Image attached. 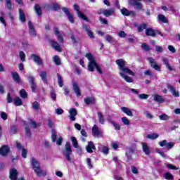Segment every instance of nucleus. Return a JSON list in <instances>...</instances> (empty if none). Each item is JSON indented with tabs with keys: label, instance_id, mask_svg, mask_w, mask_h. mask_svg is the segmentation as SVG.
Returning a JSON list of instances; mask_svg holds the SVG:
<instances>
[{
	"label": "nucleus",
	"instance_id": "1",
	"mask_svg": "<svg viewBox=\"0 0 180 180\" xmlns=\"http://www.w3.org/2000/svg\"><path fill=\"white\" fill-rule=\"evenodd\" d=\"M85 57L89 60V63L88 65V70L91 72L95 71V68L98 71L99 74H103V72L102 71V69L101 68V66L96 63V61H95V58H94V56H92L91 53L86 54Z\"/></svg>",
	"mask_w": 180,
	"mask_h": 180
},
{
	"label": "nucleus",
	"instance_id": "2",
	"mask_svg": "<svg viewBox=\"0 0 180 180\" xmlns=\"http://www.w3.org/2000/svg\"><path fill=\"white\" fill-rule=\"evenodd\" d=\"M30 162L32 165V169L37 176H41V175L43 176H46V171L43 172V170H41L39 161H37L34 158H32Z\"/></svg>",
	"mask_w": 180,
	"mask_h": 180
},
{
	"label": "nucleus",
	"instance_id": "3",
	"mask_svg": "<svg viewBox=\"0 0 180 180\" xmlns=\"http://www.w3.org/2000/svg\"><path fill=\"white\" fill-rule=\"evenodd\" d=\"M116 64L118 65V70L120 72H125V74H129L134 77V73L129 68L126 67V60L123 59H118L115 61Z\"/></svg>",
	"mask_w": 180,
	"mask_h": 180
},
{
	"label": "nucleus",
	"instance_id": "4",
	"mask_svg": "<svg viewBox=\"0 0 180 180\" xmlns=\"http://www.w3.org/2000/svg\"><path fill=\"white\" fill-rule=\"evenodd\" d=\"M62 152L67 161H71V155H72V148L71 147L70 142H66L65 148Z\"/></svg>",
	"mask_w": 180,
	"mask_h": 180
},
{
	"label": "nucleus",
	"instance_id": "5",
	"mask_svg": "<svg viewBox=\"0 0 180 180\" xmlns=\"http://www.w3.org/2000/svg\"><path fill=\"white\" fill-rule=\"evenodd\" d=\"M147 60L150 64V67L153 68V70H155L156 71H161V66L157 63L155 59L153 58H148Z\"/></svg>",
	"mask_w": 180,
	"mask_h": 180
},
{
	"label": "nucleus",
	"instance_id": "6",
	"mask_svg": "<svg viewBox=\"0 0 180 180\" xmlns=\"http://www.w3.org/2000/svg\"><path fill=\"white\" fill-rule=\"evenodd\" d=\"M73 8H74L75 11H77V15L79 16V18H80V19H83V20L89 22V20H88V18L86 17V15H84V13H82V12H81L79 11V6L77 4H75L73 6Z\"/></svg>",
	"mask_w": 180,
	"mask_h": 180
},
{
	"label": "nucleus",
	"instance_id": "7",
	"mask_svg": "<svg viewBox=\"0 0 180 180\" xmlns=\"http://www.w3.org/2000/svg\"><path fill=\"white\" fill-rule=\"evenodd\" d=\"M159 146L160 147H166L167 150H171L174 147V142H168L167 140H163L159 142Z\"/></svg>",
	"mask_w": 180,
	"mask_h": 180
},
{
	"label": "nucleus",
	"instance_id": "8",
	"mask_svg": "<svg viewBox=\"0 0 180 180\" xmlns=\"http://www.w3.org/2000/svg\"><path fill=\"white\" fill-rule=\"evenodd\" d=\"M157 33L158 34H160V36H163L162 33H161L158 31H155L153 28H147L145 31V34H146V36H151L152 37H155Z\"/></svg>",
	"mask_w": 180,
	"mask_h": 180
},
{
	"label": "nucleus",
	"instance_id": "9",
	"mask_svg": "<svg viewBox=\"0 0 180 180\" xmlns=\"http://www.w3.org/2000/svg\"><path fill=\"white\" fill-rule=\"evenodd\" d=\"M53 32L55 33V36L57 38L58 41H59V43H64V38L63 37V34L60 32L58 28L55 27L53 29Z\"/></svg>",
	"mask_w": 180,
	"mask_h": 180
},
{
	"label": "nucleus",
	"instance_id": "10",
	"mask_svg": "<svg viewBox=\"0 0 180 180\" xmlns=\"http://www.w3.org/2000/svg\"><path fill=\"white\" fill-rule=\"evenodd\" d=\"M99 13H103L104 16H106V18H109V16H112V15H115V8H111L109 10L101 9L100 10Z\"/></svg>",
	"mask_w": 180,
	"mask_h": 180
},
{
	"label": "nucleus",
	"instance_id": "11",
	"mask_svg": "<svg viewBox=\"0 0 180 180\" xmlns=\"http://www.w3.org/2000/svg\"><path fill=\"white\" fill-rule=\"evenodd\" d=\"M27 78L29 79V82L31 84V89L32 92H36V89H37V86L36 85V83H34V77L33 76L29 75L27 76Z\"/></svg>",
	"mask_w": 180,
	"mask_h": 180
},
{
	"label": "nucleus",
	"instance_id": "12",
	"mask_svg": "<svg viewBox=\"0 0 180 180\" xmlns=\"http://www.w3.org/2000/svg\"><path fill=\"white\" fill-rule=\"evenodd\" d=\"M49 43L52 49H54V50H56V51L61 53V46H60V44H58L57 41L54 40H50Z\"/></svg>",
	"mask_w": 180,
	"mask_h": 180
},
{
	"label": "nucleus",
	"instance_id": "13",
	"mask_svg": "<svg viewBox=\"0 0 180 180\" xmlns=\"http://www.w3.org/2000/svg\"><path fill=\"white\" fill-rule=\"evenodd\" d=\"M9 174H10V179L11 180L18 179V175L19 173L18 172V170H16V169H15V168L11 169Z\"/></svg>",
	"mask_w": 180,
	"mask_h": 180
},
{
	"label": "nucleus",
	"instance_id": "14",
	"mask_svg": "<svg viewBox=\"0 0 180 180\" xmlns=\"http://www.w3.org/2000/svg\"><path fill=\"white\" fill-rule=\"evenodd\" d=\"M92 136L94 137H101V130H99V127L94 124L92 127Z\"/></svg>",
	"mask_w": 180,
	"mask_h": 180
},
{
	"label": "nucleus",
	"instance_id": "15",
	"mask_svg": "<svg viewBox=\"0 0 180 180\" xmlns=\"http://www.w3.org/2000/svg\"><path fill=\"white\" fill-rule=\"evenodd\" d=\"M141 144L143 153L146 154V155H150V154L151 153V150L150 149V146H148V144L144 142H142Z\"/></svg>",
	"mask_w": 180,
	"mask_h": 180
},
{
	"label": "nucleus",
	"instance_id": "16",
	"mask_svg": "<svg viewBox=\"0 0 180 180\" xmlns=\"http://www.w3.org/2000/svg\"><path fill=\"white\" fill-rule=\"evenodd\" d=\"M31 60H33L34 63H36L38 65H42L43 61H41V58H40L39 56L36 54L31 55Z\"/></svg>",
	"mask_w": 180,
	"mask_h": 180
},
{
	"label": "nucleus",
	"instance_id": "17",
	"mask_svg": "<svg viewBox=\"0 0 180 180\" xmlns=\"http://www.w3.org/2000/svg\"><path fill=\"white\" fill-rule=\"evenodd\" d=\"M9 146L4 145L0 148V154L1 155H3V157H6V155H8L9 153Z\"/></svg>",
	"mask_w": 180,
	"mask_h": 180
},
{
	"label": "nucleus",
	"instance_id": "18",
	"mask_svg": "<svg viewBox=\"0 0 180 180\" xmlns=\"http://www.w3.org/2000/svg\"><path fill=\"white\" fill-rule=\"evenodd\" d=\"M70 120L72 122H75V116H77V110L75 108H70L69 110Z\"/></svg>",
	"mask_w": 180,
	"mask_h": 180
},
{
	"label": "nucleus",
	"instance_id": "19",
	"mask_svg": "<svg viewBox=\"0 0 180 180\" xmlns=\"http://www.w3.org/2000/svg\"><path fill=\"white\" fill-rule=\"evenodd\" d=\"M86 150L87 153L92 154V153H94L93 150H96L95 145L94 144V142L89 141L87 146H86Z\"/></svg>",
	"mask_w": 180,
	"mask_h": 180
},
{
	"label": "nucleus",
	"instance_id": "20",
	"mask_svg": "<svg viewBox=\"0 0 180 180\" xmlns=\"http://www.w3.org/2000/svg\"><path fill=\"white\" fill-rule=\"evenodd\" d=\"M167 88L169 89L170 92L172 94L173 96L178 98L179 96V92L176 91V89L171 84H167Z\"/></svg>",
	"mask_w": 180,
	"mask_h": 180
},
{
	"label": "nucleus",
	"instance_id": "21",
	"mask_svg": "<svg viewBox=\"0 0 180 180\" xmlns=\"http://www.w3.org/2000/svg\"><path fill=\"white\" fill-rule=\"evenodd\" d=\"M28 26L30 27V34L33 37H36V30H34V27L30 21L28 22Z\"/></svg>",
	"mask_w": 180,
	"mask_h": 180
},
{
	"label": "nucleus",
	"instance_id": "22",
	"mask_svg": "<svg viewBox=\"0 0 180 180\" xmlns=\"http://www.w3.org/2000/svg\"><path fill=\"white\" fill-rule=\"evenodd\" d=\"M120 12L124 16H130V15H134V12L130 11L126 8H122Z\"/></svg>",
	"mask_w": 180,
	"mask_h": 180
},
{
	"label": "nucleus",
	"instance_id": "23",
	"mask_svg": "<svg viewBox=\"0 0 180 180\" xmlns=\"http://www.w3.org/2000/svg\"><path fill=\"white\" fill-rule=\"evenodd\" d=\"M73 91L76 94V96H81V89H79V86H78V84L73 83Z\"/></svg>",
	"mask_w": 180,
	"mask_h": 180
},
{
	"label": "nucleus",
	"instance_id": "24",
	"mask_svg": "<svg viewBox=\"0 0 180 180\" xmlns=\"http://www.w3.org/2000/svg\"><path fill=\"white\" fill-rule=\"evenodd\" d=\"M11 75L13 77V79L15 81V82H17V84H20V77H19V74L16 72H11Z\"/></svg>",
	"mask_w": 180,
	"mask_h": 180
},
{
	"label": "nucleus",
	"instance_id": "25",
	"mask_svg": "<svg viewBox=\"0 0 180 180\" xmlns=\"http://www.w3.org/2000/svg\"><path fill=\"white\" fill-rule=\"evenodd\" d=\"M98 149L100 151H101V153H103V154H109V148H108L107 146H105L100 143L98 146Z\"/></svg>",
	"mask_w": 180,
	"mask_h": 180
},
{
	"label": "nucleus",
	"instance_id": "26",
	"mask_svg": "<svg viewBox=\"0 0 180 180\" xmlns=\"http://www.w3.org/2000/svg\"><path fill=\"white\" fill-rule=\"evenodd\" d=\"M121 110L122 112H123V113H125V115H127V116H133V112H131V110H130V108H127V107H122L121 108Z\"/></svg>",
	"mask_w": 180,
	"mask_h": 180
},
{
	"label": "nucleus",
	"instance_id": "27",
	"mask_svg": "<svg viewBox=\"0 0 180 180\" xmlns=\"http://www.w3.org/2000/svg\"><path fill=\"white\" fill-rule=\"evenodd\" d=\"M120 75L122 77V78H123V79H124V81H126V82H133V79L127 75H125L124 72H120Z\"/></svg>",
	"mask_w": 180,
	"mask_h": 180
},
{
	"label": "nucleus",
	"instance_id": "28",
	"mask_svg": "<svg viewBox=\"0 0 180 180\" xmlns=\"http://www.w3.org/2000/svg\"><path fill=\"white\" fill-rule=\"evenodd\" d=\"M84 103L86 105H94L95 103V98L94 97H87L84 98Z\"/></svg>",
	"mask_w": 180,
	"mask_h": 180
},
{
	"label": "nucleus",
	"instance_id": "29",
	"mask_svg": "<svg viewBox=\"0 0 180 180\" xmlns=\"http://www.w3.org/2000/svg\"><path fill=\"white\" fill-rule=\"evenodd\" d=\"M140 1L141 0H132V5L135 6L136 9H141L143 8V5L140 4Z\"/></svg>",
	"mask_w": 180,
	"mask_h": 180
},
{
	"label": "nucleus",
	"instance_id": "30",
	"mask_svg": "<svg viewBox=\"0 0 180 180\" xmlns=\"http://www.w3.org/2000/svg\"><path fill=\"white\" fill-rule=\"evenodd\" d=\"M13 102L15 106H22L23 102L22 101V99H20V97H15L13 98Z\"/></svg>",
	"mask_w": 180,
	"mask_h": 180
},
{
	"label": "nucleus",
	"instance_id": "31",
	"mask_svg": "<svg viewBox=\"0 0 180 180\" xmlns=\"http://www.w3.org/2000/svg\"><path fill=\"white\" fill-rule=\"evenodd\" d=\"M153 96V100L155 102H159L160 103H162V102H164V98L160 95L154 94Z\"/></svg>",
	"mask_w": 180,
	"mask_h": 180
},
{
	"label": "nucleus",
	"instance_id": "32",
	"mask_svg": "<svg viewBox=\"0 0 180 180\" xmlns=\"http://www.w3.org/2000/svg\"><path fill=\"white\" fill-rule=\"evenodd\" d=\"M97 115L99 123H101V124H105V117L103 116V114H102L101 112H97Z\"/></svg>",
	"mask_w": 180,
	"mask_h": 180
},
{
	"label": "nucleus",
	"instance_id": "33",
	"mask_svg": "<svg viewBox=\"0 0 180 180\" xmlns=\"http://www.w3.org/2000/svg\"><path fill=\"white\" fill-rule=\"evenodd\" d=\"M39 76L41 78L42 81L45 82V84L47 83V72L42 71L39 73Z\"/></svg>",
	"mask_w": 180,
	"mask_h": 180
},
{
	"label": "nucleus",
	"instance_id": "34",
	"mask_svg": "<svg viewBox=\"0 0 180 180\" xmlns=\"http://www.w3.org/2000/svg\"><path fill=\"white\" fill-rule=\"evenodd\" d=\"M24 126H25V134L27 137H30L32 136V133L30 132V128L29 127V125L26 123V122H24Z\"/></svg>",
	"mask_w": 180,
	"mask_h": 180
},
{
	"label": "nucleus",
	"instance_id": "35",
	"mask_svg": "<svg viewBox=\"0 0 180 180\" xmlns=\"http://www.w3.org/2000/svg\"><path fill=\"white\" fill-rule=\"evenodd\" d=\"M70 140L73 147L75 148H78V141H77V138H75V136H71Z\"/></svg>",
	"mask_w": 180,
	"mask_h": 180
},
{
	"label": "nucleus",
	"instance_id": "36",
	"mask_svg": "<svg viewBox=\"0 0 180 180\" xmlns=\"http://www.w3.org/2000/svg\"><path fill=\"white\" fill-rule=\"evenodd\" d=\"M158 137H160V135L158 134H150L146 136V139H149L150 140H155Z\"/></svg>",
	"mask_w": 180,
	"mask_h": 180
},
{
	"label": "nucleus",
	"instance_id": "37",
	"mask_svg": "<svg viewBox=\"0 0 180 180\" xmlns=\"http://www.w3.org/2000/svg\"><path fill=\"white\" fill-rule=\"evenodd\" d=\"M158 20L160 22H162V23H167L168 22V20L167 19V17H165L162 14H160L158 15Z\"/></svg>",
	"mask_w": 180,
	"mask_h": 180
},
{
	"label": "nucleus",
	"instance_id": "38",
	"mask_svg": "<svg viewBox=\"0 0 180 180\" xmlns=\"http://www.w3.org/2000/svg\"><path fill=\"white\" fill-rule=\"evenodd\" d=\"M34 11L38 16H41V8L39 4H36L34 6Z\"/></svg>",
	"mask_w": 180,
	"mask_h": 180
},
{
	"label": "nucleus",
	"instance_id": "39",
	"mask_svg": "<svg viewBox=\"0 0 180 180\" xmlns=\"http://www.w3.org/2000/svg\"><path fill=\"white\" fill-rule=\"evenodd\" d=\"M4 16H5V13L3 11H0V22L4 25V26H6V22L5 21V18H4Z\"/></svg>",
	"mask_w": 180,
	"mask_h": 180
},
{
	"label": "nucleus",
	"instance_id": "40",
	"mask_svg": "<svg viewBox=\"0 0 180 180\" xmlns=\"http://www.w3.org/2000/svg\"><path fill=\"white\" fill-rule=\"evenodd\" d=\"M58 77V84L60 88H63L64 86V82H63V77H61V75L60 74H57Z\"/></svg>",
	"mask_w": 180,
	"mask_h": 180
},
{
	"label": "nucleus",
	"instance_id": "41",
	"mask_svg": "<svg viewBox=\"0 0 180 180\" xmlns=\"http://www.w3.org/2000/svg\"><path fill=\"white\" fill-rule=\"evenodd\" d=\"M19 19L22 22H25L26 20V18L25 17V13H23V11H22V9L19 10Z\"/></svg>",
	"mask_w": 180,
	"mask_h": 180
},
{
	"label": "nucleus",
	"instance_id": "42",
	"mask_svg": "<svg viewBox=\"0 0 180 180\" xmlns=\"http://www.w3.org/2000/svg\"><path fill=\"white\" fill-rule=\"evenodd\" d=\"M160 120H169L171 117L167 114H162L159 116Z\"/></svg>",
	"mask_w": 180,
	"mask_h": 180
},
{
	"label": "nucleus",
	"instance_id": "43",
	"mask_svg": "<svg viewBox=\"0 0 180 180\" xmlns=\"http://www.w3.org/2000/svg\"><path fill=\"white\" fill-rule=\"evenodd\" d=\"M121 120L125 126H129L130 125V120L126 117H123L121 118Z\"/></svg>",
	"mask_w": 180,
	"mask_h": 180
},
{
	"label": "nucleus",
	"instance_id": "44",
	"mask_svg": "<svg viewBox=\"0 0 180 180\" xmlns=\"http://www.w3.org/2000/svg\"><path fill=\"white\" fill-rule=\"evenodd\" d=\"M163 176L165 179H167V180L174 179V176H172V174L169 172H166Z\"/></svg>",
	"mask_w": 180,
	"mask_h": 180
},
{
	"label": "nucleus",
	"instance_id": "45",
	"mask_svg": "<svg viewBox=\"0 0 180 180\" xmlns=\"http://www.w3.org/2000/svg\"><path fill=\"white\" fill-rule=\"evenodd\" d=\"M20 96H21L23 99H26V98H27V92H26L25 89L20 90Z\"/></svg>",
	"mask_w": 180,
	"mask_h": 180
},
{
	"label": "nucleus",
	"instance_id": "46",
	"mask_svg": "<svg viewBox=\"0 0 180 180\" xmlns=\"http://www.w3.org/2000/svg\"><path fill=\"white\" fill-rule=\"evenodd\" d=\"M167 168H168V169H174V170H176L179 169V167H176L172 164H166L165 165Z\"/></svg>",
	"mask_w": 180,
	"mask_h": 180
},
{
	"label": "nucleus",
	"instance_id": "47",
	"mask_svg": "<svg viewBox=\"0 0 180 180\" xmlns=\"http://www.w3.org/2000/svg\"><path fill=\"white\" fill-rule=\"evenodd\" d=\"M53 61L56 65H61V60H60L58 56H55L53 57Z\"/></svg>",
	"mask_w": 180,
	"mask_h": 180
},
{
	"label": "nucleus",
	"instance_id": "48",
	"mask_svg": "<svg viewBox=\"0 0 180 180\" xmlns=\"http://www.w3.org/2000/svg\"><path fill=\"white\" fill-rule=\"evenodd\" d=\"M162 61L164 64L166 65V67L168 68V70H169L170 71H172V68L171 67V65H169V63H168V60L167 58H163Z\"/></svg>",
	"mask_w": 180,
	"mask_h": 180
},
{
	"label": "nucleus",
	"instance_id": "49",
	"mask_svg": "<svg viewBox=\"0 0 180 180\" xmlns=\"http://www.w3.org/2000/svg\"><path fill=\"white\" fill-rule=\"evenodd\" d=\"M105 39L108 43H113V41H115V39H113V37L110 35L105 36Z\"/></svg>",
	"mask_w": 180,
	"mask_h": 180
},
{
	"label": "nucleus",
	"instance_id": "50",
	"mask_svg": "<svg viewBox=\"0 0 180 180\" xmlns=\"http://www.w3.org/2000/svg\"><path fill=\"white\" fill-rule=\"evenodd\" d=\"M19 56H20V60H21V61H22V62H25V60H26V54H25V52H23V51H20V54H19Z\"/></svg>",
	"mask_w": 180,
	"mask_h": 180
},
{
	"label": "nucleus",
	"instance_id": "51",
	"mask_svg": "<svg viewBox=\"0 0 180 180\" xmlns=\"http://www.w3.org/2000/svg\"><path fill=\"white\" fill-rule=\"evenodd\" d=\"M21 150H22L21 157H22V158H27V149L22 148V149H21Z\"/></svg>",
	"mask_w": 180,
	"mask_h": 180
},
{
	"label": "nucleus",
	"instance_id": "52",
	"mask_svg": "<svg viewBox=\"0 0 180 180\" xmlns=\"http://www.w3.org/2000/svg\"><path fill=\"white\" fill-rule=\"evenodd\" d=\"M144 29H147V24H142L139 26H138V31L139 32H143Z\"/></svg>",
	"mask_w": 180,
	"mask_h": 180
},
{
	"label": "nucleus",
	"instance_id": "53",
	"mask_svg": "<svg viewBox=\"0 0 180 180\" xmlns=\"http://www.w3.org/2000/svg\"><path fill=\"white\" fill-rule=\"evenodd\" d=\"M6 6L8 9H9V11L12 9V2L11 0H6Z\"/></svg>",
	"mask_w": 180,
	"mask_h": 180
},
{
	"label": "nucleus",
	"instance_id": "54",
	"mask_svg": "<svg viewBox=\"0 0 180 180\" xmlns=\"http://www.w3.org/2000/svg\"><path fill=\"white\" fill-rule=\"evenodd\" d=\"M141 49L143 50H144L145 51H149L150 46H148V45H147V44L143 43V44H141Z\"/></svg>",
	"mask_w": 180,
	"mask_h": 180
},
{
	"label": "nucleus",
	"instance_id": "55",
	"mask_svg": "<svg viewBox=\"0 0 180 180\" xmlns=\"http://www.w3.org/2000/svg\"><path fill=\"white\" fill-rule=\"evenodd\" d=\"M131 153H133V150L131 149L129 150L127 153H126V156L127 157V160L128 161H131Z\"/></svg>",
	"mask_w": 180,
	"mask_h": 180
},
{
	"label": "nucleus",
	"instance_id": "56",
	"mask_svg": "<svg viewBox=\"0 0 180 180\" xmlns=\"http://www.w3.org/2000/svg\"><path fill=\"white\" fill-rule=\"evenodd\" d=\"M138 98H139V99H148V94H138Z\"/></svg>",
	"mask_w": 180,
	"mask_h": 180
},
{
	"label": "nucleus",
	"instance_id": "57",
	"mask_svg": "<svg viewBox=\"0 0 180 180\" xmlns=\"http://www.w3.org/2000/svg\"><path fill=\"white\" fill-rule=\"evenodd\" d=\"M117 36H119V37L124 39V37H126L127 36V34L124 31H120V32H117Z\"/></svg>",
	"mask_w": 180,
	"mask_h": 180
},
{
	"label": "nucleus",
	"instance_id": "58",
	"mask_svg": "<svg viewBox=\"0 0 180 180\" xmlns=\"http://www.w3.org/2000/svg\"><path fill=\"white\" fill-rule=\"evenodd\" d=\"M32 108L33 109H35V110H39V108H40V105L37 101H35L32 103Z\"/></svg>",
	"mask_w": 180,
	"mask_h": 180
},
{
	"label": "nucleus",
	"instance_id": "59",
	"mask_svg": "<svg viewBox=\"0 0 180 180\" xmlns=\"http://www.w3.org/2000/svg\"><path fill=\"white\" fill-rule=\"evenodd\" d=\"M16 131H18V127H16V126H13L11 127V129H10L11 134H15V133H16Z\"/></svg>",
	"mask_w": 180,
	"mask_h": 180
},
{
	"label": "nucleus",
	"instance_id": "60",
	"mask_svg": "<svg viewBox=\"0 0 180 180\" xmlns=\"http://www.w3.org/2000/svg\"><path fill=\"white\" fill-rule=\"evenodd\" d=\"M67 16L68 20H70L71 23H74V16L72 15V14H71L70 13V14H68Z\"/></svg>",
	"mask_w": 180,
	"mask_h": 180
},
{
	"label": "nucleus",
	"instance_id": "61",
	"mask_svg": "<svg viewBox=\"0 0 180 180\" xmlns=\"http://www.w3.org/2000/svg\"><path fill=\"white\" fill-rule=\"evenodd\" d=\"M29 124L30 126H32L33 129H36V127H37V124L33 120H30Z\"/></svg>",
	"mask_w": 180,
	"mask_h": 180
},
{
	"label": "nucleus",
	"instance_id": "62",
	"mask_svg": "<svg viewBox=\"0 0 180 180\" xmlns=\"http://www.w3.org/2000/svg\"><path fill=\"white\" fill-rule=\"evenodd\" d=\"M155 51L158 53H162V51H164V49L162 48V46H155Z\"/></svg>",
	"mask_w": 180,
	"mask_h": 180
},
{
	"label": "nucleus",
	"instance_id": "63",
	"mask_svg": "<svg viewBox=\"0 0 180 180\" xmlns=\"http://www.w3.org/2000/svg\"><path fill=\"white\" fill-rule=\"evenodd\" d=\"M112 124L114 126L115 130H120V125H119L116 122H112Z\"/></svg>",
	"mask_w": 180,
	"mask_h": 180
},
{
	"label": "nucleus",
	"instance_id": "64",
	"mask_svg": "<svg viewBox=\"0 0 180 180\" xmlns=\"http://www.w3.org/2000/svg\"><path fill=\"white\" fill-rule=\"evenodd\" d=\"M167 49L169 51H171V53H175L176 50H175V47H174V46H172V45H169L167 46Z\"/></svg>",
	"mask_w": 180,
	"mask_h": 180
}]
</instances>
